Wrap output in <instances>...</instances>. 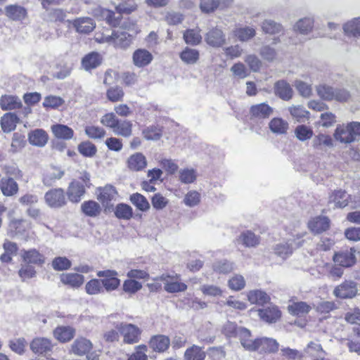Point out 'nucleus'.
Here are the masks:
<instances>
[{"mask_svg": "<svg viewBox=\"0 0 360 360\" xmlns=\"http://www.w3.org/2000/svg\"><path fill=\"white\" fill-rule=\"evenodd\" d=\"M115 125V127L112 129L115 134L124 137H129L131 135L132 123L130 121L118 120Z\"/></svg>", "mask_w": 360, "mask_h": 360, "instance_id": "49", "label": "nucleus"}, {"mask_svg": "<svg viewBox=\"0 0 360 360\" xmlns=\"http://www.w3.org/2000/svg\"><path fill=\"white\" fill-rule=\"evenodd\" d=\"M313 130L304 124L298 125L295 129L296 138L301 141L310 139L313 136Z\"/></svg>", "mask_w": 360, "mask_h": 360, "instance_id": "57", "label": "nucleus"}, {"mask_svg": "<svg viewBox=\"0 0 360 360\" xmlns=\"http://www.w3.org/2000/svg\"><path fill=\"white\" fill-rule=\"evenodd\" d=\"M197 178V172L193 168L181 169L179 172V179L183 184H192Z\"/></svg>", "mask_w": 360, "mask_h": 360, "instance_id": "55", "label": "nucleus"}, {"mask_svg": "<svg viewBox=\"0 0 360 360\" xmlns=\"http://www.w3.org/2000/svg\"><path fill=\"white\" fill-rule=\"evenodd\" d=\"M124 95L122 88L117 86L109 88L106 92L108 99L112 102L122 101Z\"/></svg>", "mask_w": 360, "mask_h": 360, "instance_id": "63", "label": "nucleus"}, {"mask_svg": "<svg viewBox=\"0 0 360 360\" xmlns=\"http://www.w3.org/2000/svg\"><path fill=\"white\" fill-rule=\"evenodd\" d=\"M333 136L336 141L342 143H351L354 141L349 123L338 124Z\"/></svg>", "mask_w": 360, "mask_h": 360, "instance_id": "20", "label": "nucleus"}, {"mask_svg": "<svg viewBox=\"0 0 360 360\" xmlns=\"http://www.w3.org/2000/svg\"><path fill=\"white\" fill-rule=\"evenodd\" d=\"M183 38L187 44L191 46H197L202 41L200 30L198 28L188 29L184 31L183 34Z\"/></svg>", "mask_w": 360, "mask_h": 360, "instance_id": "45", "label": "nucleus"}, {"mask_svg": "<svg viewBox=\"0 0 360 360\" xmlns=\"http://www.w3.org/2000/svg\"><path fill=\"white\" fill-rule=\"evenodd\" d=\"M344 32L349 36L360 35V18H354L344 25Z\"/></svg>", "mask_w": 360, "mask_h": 360, "instance_id": "53", "label": "nucleus"}, {"mask_svg": "<svg viewBox=\"0 0 360 360\" xmlns=\"http://www.w3.org/2000/svg\"><path fill=\"white\" fill-rule=\"evenodd\" d=\"M0 189L4 196L12 197L18 193L19 186L13 178L3 177L0 181Z\"/></svg>", "mask_w": 360, "mask_h": 360, "instance_id": "21", "label": "nucleus"}, {"mask_svg": "<svg viewBox=\"0 0 360 360\" xmlns=\"http://www.w3.org/2000/svg\"><path fill=\"white\" fill-rule=\"evenodd\" d=\"M330 226V221L326 217H316L308 222V227L314 233H320L326 231Z\"/></svg>", "mask_w": 360, "mask_h": 360, "instance_id": "25", "label": "nucleus"}, {"mask_svg": "<svg viewBox=\"0 0 360 360\" xmlns=\"http://www.w3.org/2000/svg\"><path fill=\"white\" fill-rule=\"evenodd\" d=\"M97 275L99 277H105L101 280L102 289L104 288L107 291H112L120 285V281L115 277L117 274L115 271H101L98 272Z\"/></svg>", "mask_w": 360, "mask_h": 360, "instance_id": "13", "label": "nucleus"}, {"mask_svg": "<svg viewBox=\"0 0 360 360\" xmlns=\"http://www.w3.org/2000/svg\"><path fill=\"white\" fill-rule=\"evenodd\" d=\"M51 131L54 134V136L60 139H70L73 137L74 131L73 130L64 124H53L51 126Z\"/></svg>", "mask_w": 360, "mask_h": 360, "instance_id": "44", "label": "nucleus"}, {"mask_svg": "<svg viewBox=\"0 0 360 360\" xmlns=\"http://www.w3.org/2000/svg\"><path fill=\"white\" fill-rule=\"evenodd\" d=\"M288 111L292 118L299 122H304L310 117L309 111L301 105H293L288 108Z\"/></svg>", "mask_w": 360, "mask_h": 360, "instance_id": "35", "label": "nucleus"}, {"mask_svg": "<svg viewBox=\"0 0 360 360\" xmlns=\"http://www.w3.org/2000/svg\"><path fill=\"white\" fill-rule=\"evenodd\" d=\"M248 299L251 304L259 305H264L270 301V297L261 290H253L248 292Z\"/></svg>", "mask_w": 360, "mask_h": 360, "instance_id": "41", "label": "nucleus"}, {"mask_svg": "<svg viewBox=\"0 0 360 360\" xmlns=\"http://www.w3.org/2000/svg\"><path fill=\"white\" fill-rule=\"evenodd\" d=\"M169 339L165 335H155L150 341V347L157 352H162L165 351L169 346Z\"/></svg>", "mask_w": 360, "mask_h": 360, "instance_id": "43", "label": "nucleus"}, {"mask_svg": "<svg viewBox=\"0 0 360 360\" xmlns=\"http://www.w3.org/2000/svg\"><path fill=\"white\" fill-rule=\"evenodd\" d=\"M152 53L145 49H138L132 54L133 64L137 68H144L153 60Z\"/></svg>", "mask_w": 360, "mask_h": 360, "instance_id": "17", "label": "nucleus"}, {"mask_svg": "<svg viewBox=\"0 0 360 360\" xmlns=\"http://www.w3.org/2000/svg\"><path fill=\"white\" fill-rule=\"evenodd\" d=\"M30 347L34 353L43 354L51 350L52 344L47 338H37L32 340Z\"/></svg>", "mask_w": 360, "mask_h": 360, "instance_id": "33", "label": "nucleus"}, {"mask_svg": "<svg viewBox=\"0 0 360 360\" xmlns=\"http://www.w3.org/2000/svg\"><path fill=\"white\" fill-rule=\"evenodd\" d=\"M274 94L283 101H289L292 97L293 91L286 81L279 80L274 84Z\"/></svg>", "mask_w": 360, "mask_h": 360, "instance_id": "22", "label": "nucleus"}, {"mask_svg": "<svg viewBox=\"0 0 360 360\" xmlns=\"http://www.w3.org/2000/svg\"><path fill=\"white\" fill-rule=\"evenodd\" d=\"M3 172L6 175V177H11L14 180H22L24 174L16 164H7L2 167Z\"/></svg>", "mask_w": 360, "mask_h": 360, "instance_id": "51", "label": "nucleus"}, {"mask_svg": "<svg viewBox=\"0 0 360 360\" xmlns=\"http://www.w3.org/2000/svg\"><path fill=\"white\" fill-rule=\"evenodd\" d=\"M21 257L24 263L42 266L45 263V257L35 248L22 250Z\"/></svg>", "mask_w": 360, "mask_h": 360, "instance_id": "14", "label": "nucleus"}, {"mask_svg": "<svg viewBox=\"0 0 360 360\" xmlns=\"http://www.w3.org/2000/svg\"><path fill=\"white\" fill-rule=\"evenodd\" d=\"M5 14L13 20H22L27 16V10L19 5H8L5 7Z\"/></svg>", "mask_w": 360, "mask_h": 360, "instance_id": "28", "label": "nucleus"}, {"mask_svg": "<svg viewBox=\"0 0 360 360\" xmlns=\"http://www.w3.org/2000/svg\"><path fill=\"white\" fill-rule=\"evenodd\" d=\"M85 193L84 185L78 181H72L68 188L67 195L68 199L72 202L80 201L82 196Z\"/></svg>", "mask_w": 360, "mask_h": 360, "instance_id": "26", "label": "nucleus"}, {"mask_svg": "<svg viewBox=\"0 0 360 360\" xmlns=\"http://www.w3.org/2000/svg\"><path fill=\"white\" fill-rule=\"evenodd\" d=\"M350 195L341 189L333 191L328 197V204L334 207L343 208L349 203Z\"/></svg>", "mask_w": 360, "mask_h": 360, "instance_id": "19", "label": "nucleus"}, {"mask_svg": "<svg viewBox=\"0 0 360 360\" xmlns=\"http://www.w3.org/2000/svg\"><path fill=\"white\" fill-rule=\"evenodd\" d=\"M81 209L85 215L91 217L98 216L101 211L100 205L94 200L84 202L81 205Z\"/></svg>", "mask_w": 360, "mask_h": 360, "instance_id": "46", "label": "nucleus"}, {"mask_svg": "<svg viewBox=\"0 0 360 360\" xmlns=\"http://www.w3.org/2000/svg\"><path fill=\"white\" fill-rule=\"evenodd\" d=\"M49 139L47 133L41 129H37L31 131L28 134V140L31 145L43 147Z\"/></svg>", "mask_w": 360, "mask_h": 360, "instance_id": "23", "label": "nucleus"}, {"mask_svg": "<svg viewBox=\"0 0 360 360\" xmlns=\"http://www.w3.org/2000/svg\"><path fill=\"white\" fill-rule=\"evenodd\" d=\"M288 309L291 314L302 316L308 314L311 307L304 302H295L289 304Z\"/></svg>", "mask_w": 360, "mask_h": 360, "instance_id": "48", "label": "nucleus"}, {"mask_svg": "<svg viewBox=\"0 0 360 360\" xmlns=\"http://www.w3.org/2000/svg\"><path fill=\"white\" fill-rule=\"evenodd\" d=\"M258 315L260 319L267 323H275L281 317V311L278 307L274 305L265 309L258 310Z\"/></svg>", "mask_w": 360, "mask_h": 360, "instance_id": "24", "label": "nucleus"}, {"mask_svg": "<svg viewBox=\"0 0 360 360\" xmlns=\"http://www.w3.org/2000/svg\"><path fill=\"white\" fill-rule=\"evenodd\" d=\"M314 20L312 17H305L300 19L294 25V30L302 34H307L314 27Z\"/></svg>", "mask_w": 360, "mask_h": 360, "instance_id": "42", "label": "nucleus"}, {"mask_svg": "<svg viewBox=\"0 0 360 360\" xmlns=\"http://www.w3.org/2000/svg\"><path fill=\"white\" fill-rule=\"evenodd\" d=\"M18 122L19 118L18 116L11 112L6 113L1 119L2 130L6 133H9L15 130Z\"/></svg>", "mask_w": 360, "mask_h": 360, "instance_id": "34", "label": "nucleus"}, {"mask_svg": "<svg viewBox=\"0 0 360 360\" xmlns=\"http://www.w3.org/2000/svg\"><path fill=\"white\" fill-rule=\"evenodd\" d=\"M131 202L137 209L141 211H146L149 209L150 205L147 199L140 193H134L130 198Z\"/></svg>", "mask_w": 360, "mask_h": 360, "instance_id": "61", "label": "nucleus"}, {"mask_svg": "<svg viewBox=\"0 0 360 360\" xmlns=\"http://www.w3.org/2000/svg\"><path fill=\"white\" fill-rule=\"evenodd\" d=\"M21 105L20 98L15 96L4 95L0 98V107L4 110L18 109Z\"/></svg>", "mask_w": 360, "mask_h": 360, "instance_id": "38", "label": "nucleus"}, {"mask_svg": "<svg viewBox=\"0 0 360 360\" xmlns=\"http://www.w3.org/2000/svg\"><path fill=\"white\" fill-rule=\"evenodd\" d=\"M318 96L326 101L335 100L340 102L348 101L350 94L343 89H335L327 84H321L316 86Z\"/></svg>", "mask_w": 360, "mask_h": 360, "instance_id": "1", "label": "nucleus"}, {"mask_svg": "<svg viewBox=\"0 0 360 360\" xmlns=\"http://www.w3.org/2000/svg\"><path fill=\"white\" fill-rule=\"evenodd\" d=\"M64 175V172L57 167H52L43 179V182L46 185H51L52 181L60 179Z\"/></svg>", "mask_w": 360, "mask_h": 360, "instance_id": "62", "label": "nucleus"}, {"mask_svg": "<svg viewBox=\"0 0 360 360\" xmlns=\"http://www.w3.org/2000/svg\"><path fill=\"white\" fill-rule=\"evenodd\" d=\"M101 62V56L97 52H91L82 58V66L86 71H89L99 66Z\"/></svg>", "mask_w": 360, "mask_h": 360, "instance_id": "27", "label": "nucleus"}, {"mask_svg": "<svg viewBox=\"0 0 360 360\" xmlns=\"http://www.w3.org/2000/svg\"><path fill=\"white\" fill-rule=\"evenodd\" d=\"M356 283L352 281H345L333 290L335 297L340 299L353 298L357 295Z\"/></svg>", "mask_w": 360, "mask_h": 360, "instance_id": "7", "label": "nucleus"}, {"mask_svg": "<svg viewBox=\"0 0 360 360\" xmlns=\"http://www.w3.org/2000/svg\"><path fill=\"white\" fill-rule=\"evenodd\" d=\"M127 165L131 170L140 171L146 167L147 162L146 157L142 153H136L128 158Z\"/></svg>", "mask_w": 360, "mask_h": 360, "instance_id": "31", "label": "nucleus"}, {"mask_svg": "<svg viewBox=\"0 0 360 360\" xmlns=\"http://www.w3.org/2000/svg\"><path fill=\"white\" fill-rule=\"evenodd\" d=\"M206 354L203 349L197 345H193L188 348L184 354L186 360H204Z\"/></svg>", "mask_w": 360, "mask_h": 360, "instance_id": "50", "label": "nucleus"}, {"mask_svg": "<svg viewBox=\"0 0 360 360\" xmlns=\"http://www.w3.org/2000/svg\"><path fill=\"white\" fill-rule=\"evenodd\" d=\"M115 216L119 219H129L132 217V209L126 204H119L117 205Z\"/></svg>", "mask_w": 360, "mask_h": 360, "instance_id": "64", "label": "nucleus"}, {"mask_svg": "<svg viewBox=\"0 0 360 360\" xmlns=\"http://www.w3.org/2000/svg\"><path fill=\"white\" fill-rule=\"evenodd\" d=\"M92 347L93 344L90 340L79 337L72 344L70 351L74 354L81 356L87 354Z\"/></svg>", "mask_w": 360, "mask_h": 360, "instance_id": "16", "label": "nucleus"}, {"mask_svg": "<svg viewBox=\"0 0 360 360\" xmlns=\"http://www.w3.org/2000/svg\"><path fill=\"white\" fill-rule=\"evenodd\" d=\"M116 328L123 336V341L125 343L134 344L139 341L141 331L136 326L121 323Z\"/></svg>", "mask_w": 360, "mask_h": 360, "instance_id": "2", "label": "nucleus"}, {"mask_svg": "<svg viewBox=\"0 0 360 360\" xmlns=\"http://www.w3.org/2000/svg\"><path fill=\"white\" fill-rule=\"evenodd\" d=\"M356 250L354 248L345 249L334 254V262L342 267H350L356 263Z\"/></svg>", "mask_w": 360, "mask_h": 360, "instance_id": "6", "label": "nucleus"}, {"mask_svg": "<svg viewBox=\"0 0 360 360\" xmlns=\"http://www.w3.org/2000/svg\"><path fill=\"white\" fill-rule=\"evenodd\" d=\"M233 32L234 36L242 42L248 41L256 35L255 29L250 26L236 27Z\"/></svg>", "mask_w": 360, "mask_h": 360, "instance_id": "39", "label": "nucleus"}, {"mask_svg": "<svg viewBox=\"0 0 360 360\" xmlns=\"http://www.w3.org/2000/svg\"><path fill=\"white\" fill-rule=\"evenodd\" d=\"M60 281L65 285L77 288L83 284L84 278L82 275L77 273L62 274L60 275Z\"/></svg>", "mask_w": 360, "mask_h": 360, "instance_id": "30", "label": "nucleus"}, {"mask_svg": "<svg viewBox=\"0 0 360 360\" xmlns=\"http://www.w3.org/2000/svg\"><path fill=\"white\" fill-rule=\"evenodd\" d=\"M44 198L47 205L51 207H61L66 203L64 191L62 188L49 191L46 193Z\"/></svg>", "mask_w": 360, "mask_h": 360, "instance_id": "8", "label": "nucleus"}, {"mask_svg": "<svg viewBox=\"0 0 360 360\" xmlns=\"http://www.w3.org/2000/svg\"><path fill=\"white\" fill-rule=\"evenodd\" d=\"M91 13L98 20H105L107 23L112 27H117L120 25L121 13L115 15L113 11L103 8L101 6H96L91 11Z\"/></svg>", "mask_w": 360, "mask_h": 360, "instance_id": "5", "label": "nucleus"}, {"mask_svg": "<svg viewBox=\"0 0 360 360\" xmlns=\"http://www.w3.org/2000/svg\"><path fill=\"white\" fill-rule=\"evenodd\" d=\"M256 344L254 352L259 354L275 353L279 347V344L275 339L267 337L257 338Z\"/></svg>", "mask_w": 360, "mask_h": 360, "instance_id": "9", "label": "nucleus"}, {"mask_svg": "<svg viewBox=\"0 0 360 360\" xmlns=\"http://www.w3.org/2000/svg\"><path fill=\"white\" fill-rule=\"evenodd\" d=\"M238 240L245 247L252 248L259 245L260 238L252 231H246L241 233Z\"/></svg>", "mask_w": 360, "mask_h": 360, "instance_id": "47", "label": "nucleus"}, {"mask_svg": "<svg viewBox=\"0 0 360 360\" xmlns=\"http://www.w3.org/2000/svg\"><path fill=\"white\" fill-rule=\"evenodd\" d=\"M302 235H297L296 239H289L287 243H279L274 248V252L279 257L285 259L292 254V250L302 245L304 240L301 239Z\"/></svg>", "mask_w": 360, "mask_h": 360, "instance_id": "4", "label": "nucleus"}, {"mask_svg": "<svg viewBox=\"0 0 360 360\" xmlns=\"http://www.w3.org/2000/svg\"><path fill=\"white\" fill-rule=\"evenodd\" d=\"M75 334V330L70 326H59L53 331L54 337L62 342L72 340Z\"/></svg>", "mask_w": 360, "mask_h": 360, "instance_id": "37", "label": "nucleus"}, {"mask_svg": "<svg viewBox=\"0 0 360 360\" xmlns=\"http://www.w3.org/2000/svg\"><path fill=\"white\" fill-rule=\"evenodd\" d=\"M294 86L301 96L304 98H309L312 95L311 84L297 79L294 82Z\"/></svg>", "mask_w": 360, "mask_h": 360, "instance_id": "58", "label": "nucleus"}, {"mask_svg": "<svg viewBox=\"0 0 360 360\" xmlns=\"http://www.w3.org/2000/svg\"><path fill=\"white\" fill-rule=\"evenodd\" d=\"M159 279L164 283V289L169 293L184 292L187 289V285L181 281L180 276L162 275Z\"/></svg>", "mask_w": 360, "mask_h": 360, "instance_id": "3", "label": "nucleus"}, {"mask_svg": "<svg viewBox=\"0 0 360 360\" xmlns=\"http://www.w3.org/2000/svg\"><path fill=\"white\" fill-rule=\"evenodd\" d=\"M181 61L186 65H194L200 58L198 50L190 47H185L179 53Z\"/></svg>", "mask_w": 360, "mask_h": 360, "instance_id": "29", "label": "nucleus"}, {"mask_svg": "<svg viewBox=\"0 0 360 360\" xmlns=\"http://www.w3.org/2000/svg\"><path fill=\"white\" fill-rule=\"evenodd\" d=\"M134 36L126 31L114 30L112 46L116 49H127L134 40Z\"/></svg>", "mask_w": 360, "mask_h": 360, "instance_id": "10", "label": "nucleus"}, {"mask_svg": "<svg viewBox=\"0 0 360 360\" xmlns=\"http://www.w3.org/2000/svg\"><path fill=\"white\" fill-rule=\"evenodd\" d=\"M238 339L243 348L248 352H254L257 343V338H253L250 330L241 328L238 332Z\"/></svg>", "mask_w": 360, "mask_h": 360, "instance_id": "18", "label": "nucleus"}, {"mask_svg": "<svg viewBox=\"0 0 360 360\" xmlns=\"http://www.w3.org/2000/svg\"><path fill=\"white\" fill-rule=\"evenodd\" d=\"M76 32L80 34H89L96 27L94 20L89 17L77 18L69 21Z\"/></svg>", "mask_w": 360, "mask_h": 360, "instance_id": "12", "label": "nucleus"}, {"mask_svg": "<svg viewBox=\"0 0 360 360\" xmlns=\"http://www.w3.org/2000/svg\"><path fill=\"white\" fill-rule=\"evenodd\" d=\"M117 191L111 185H107L103 188H98L97 190V198L102 203L103 206L108 208L111 201L115 200Z\"/></svg>", "mask_w": 360, "mask_h": 360, "instance_id": "15", "label": "nucleus"}, {"mask_svg": "<svg viewBox=\"0 0 360 360\" xmlns=\"http://www.w3.org/2000/svg\"><path fill=\"white\" fill-rule=\"evenodd\" d=\"M311 146L314 150H322L324 147H333V141L329 135L319 134L313 138Z\"/></svg>", "mask_w": 360, "mask_h": 360, "instance_id": "36", "label": "nucleus"}, {"mask_svg": "<svg viewBox=\"0 0 360 360\" xmlns=\"http://www.w3.org/2000/svg\"><path fill=\"white\" fill-rule=\"evenodd\" d=\"M37 271L33 265L22 264L18 271V275L22 281L30 279L36 276Z\"/></svg>", "mask_w": 360, "mask_h": 360, "instance_id": "59", "label": "nucleus"}, {"mask_svg": "<svg viewBox=\"0 0 360 360\" xmlns=\"http://www.w3.org/2000/svg\"><path fill=\"white\" fill-rule=\"evenodd\" d=\"M4 253L0 256L1 262L9 263L12 261L13 256L16 255L18 250L17 244L8 240H6L3 244Z\"/></svg>", "mask_w": 360, "mask_h": 360, "instance_id": "32", "label": "nucleus"}, {"mask_svg": "<svg viewBox=\"0 0 360 360\" xmlns=\"http://www.w3.org/2000/svg\"><path fill=\"white\" fill-rule=\"evenodd\" d=\"M262 31L266 34H276L283 32V26L272 20H265L261 25Z\"/></svg>", "mask_w": 360, "mask_h": 360, "instance_id": "52", "label": "nucleus"}, {"mask_svg": "<svg viewBox=\"0 0 360 360\" xmlns=\"http://www.w3.org/2000/svg\"><path fill=\"white\" fill-rule=\"evenodd\" d=\"M206 43L212 47H221L226 43V36L218 27L210 29L205 36Z\"/></svg>", "mask_w": 360, "mask_h": 360, "instance_id": "11", "label": "nucleus"}, {"mask_svg": "<svg viewBox=\"0 0 360 360\" xmlns=\"http://www.w3.org/2000/svg\"><path fill=\"white\" fill-rule=\"evenodd\" d=\"M114 30L105 29L103 32H98L94 35V40L98 44H108L112 45Z\"/></svg>", "mask_w": 360, "mask_h": 360, "instance_id": "56", "label": "nucleus"}, {"mask_svg": "<svg viewBox=\"0 0 360 360\" xmlns=\"http://www.w3.org/2000/svg\"><path fill=\"white\" fill-rule=\"evenodd\" d=\"M272 108L266 103H260L252 105L250 108L252 117L256 119H265L272 113Z\"/></svg>", "mask_w": 360, "mask_h": 360, "instance_id": "40", "label": "nucleus"}, {"mask_svg": "<svg viewBox=\"0 0 360 360\" xmlns=\"http://www.w3.org/2000/svg\"><path fill=\"white\" fill-rule=\"evenodd\" d=\"M78 150L82 155L92 158L96 155L97 148L94 143L89 141H84L78 146Z\"/></svg>", "mask_w": 360, "mask_h": 360, "instance_id": "60", "label": "nucleus"}, {"mask_svg": "<svg viewBox=\"0 0 360 360\" xmlns=\"http://www.w3.org/2000/svg\"><path fill=\"white\" fill-rule=\"evenodd\" d=\"M269 125L271 131L273 133L279 134L286 133L288 128V122L281 118L272 119L270 121Z\"/></svg>", "mask_w": 360, "mask_h": 360, "instance_id": "54", "label": "nucleus"}]
</instances>
